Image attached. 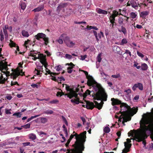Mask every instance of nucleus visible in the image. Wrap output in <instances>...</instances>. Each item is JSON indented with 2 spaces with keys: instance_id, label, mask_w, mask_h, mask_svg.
Here are the masks:
<instances>
[{
  "instance_id": "obj_5",
  "label": "nucleus",
  "mask_w": 153,
  "mask_h": 153,
  "mask_svg": "<svg viewBox=\"0 0 153 153\" xmlns=\"http://www.w3.org/2000/svg\"><path fill=\"white\" fill-rule=\"evenodd\" d=\"M36 39L38 40L42 38L45 41V44L47 45L49 43V39L46 37V35L43 33H39L35 36Z\"/></svg>"
},
{
  "instance_id": "obj_61",
  "label": "nucleus",
  "mask_w": 153,
  "mask_h": 153,
  "mask_svg": "<svg viewBox=\"0 0 153 153\" xmlns=\"http://www.w3.org/2000/svg\"><path fill=\"white\" fill-rule=\"evenodd\" d=\"M124 53L128 54L130 56H131V52L128 50H126L125 51Z\"/></svg>"
},
{
  "instance_id": "obj_23",
  "label": "nucleus",
  "mask_w": 153,
  "mask_h": 153,
  "mask_svg": "<svg viewBox=\"0 0 153 153\" xmlns=\"http://www.w3.org/2000/svg\"><path fill=\"white\" fill-rule=\"evenodd\" d=\"M44 8V5H42L39 6L37 8L34 9L33 11L35 12H39L41 10H42Z\"/></svg>"
},
{
  "instance_id": "obj_13",
  "label": "nucleus",
  "mask_w": 153,
  "mask_h": 153,
  "mask_svg": "<svg viewBox=\"0 0 153 153\" xmlns=\"http://www.w3.org/2000/svg\"><path fill=\"white\" fill-rule=\"evenodd\" d=\"M101 100V102L100 103H98L97 101H94V102L95 103V107L97 108L98 109H100L102 106L103 104H104V102L103 101H105L104 100Z\"/></svg>"
},
{
  "instance_id": "obj_41",
  "label": "nucleus",
  "mask_w": 153,
  "mask_h": 153,
  "mask_svg": "<svg viewBox=\"0 0 153 153\" xmlns=\"http://www.w3.org/2000/svg\"><path fill=\"white\" fill-rule=\"evenodd\" d=\"M40 56H43V54L39 53V54H38L37 56H35L33 57H34V58L33 59L34 61H36V59H40Z\"/></svg>"
},
{
  "instance_id": "obj_6",
  "label": "nucleus",
  "mask_w": 153,
  "mask_h": 153,
  "mask_svg": "<svg viewBox=\"0 0 153 153\" xmlns=\"http://www.w3.org/2000/svg\"><path fill=\"white\" fill-rule=\"evenodd\" d=\"M6 60V59H5L4 60L0 62V71H1V73L4 74L5 73V71H3V70H4L7 71L8 70L7 62L4 61Z\"/></svg>"
},
{
  "instance_id": "obj_7",
  "label": "nucleus",
  "mask_w": 153,
  "mask_h": 153,
  "mask_svg": "<svg viewBox=\"0 0 153 153\" xmlns=\"http://www.w3.org/2000/svg\"><path fill=\"white\" fill-rule=\"evenodd\" d=\"M85 147L84 145L74 147L71 149V151H75L76 153H82V151L84 150Z\"/></svg>"
},
{
  "instance_id": "obj_39",
  "label": "nucleus",
  "mask_w": 153,
  "mask_h": 153,
  "mask_svg": "<svg viewBox=\"0 0 153 153\" xmlns=\"http://www.w3.org/2000/svg\"><path fill=\"white\" fill-rule=\"evenodd\" d=\"M53 113V111L52 110H48L47 111H44L43 113L46 114H52Z\"/></svg>"
},
{
  "instance_id": "obj_36",
  "label": "nucleus",
  "mask_w": 153,
  "mask_h": 153,
  "mask_svg": "<svg viewBox=\"0 0 153 153\" xmlns=\"http://www.w3.org/2000/svg\"><path fill=\"white\" fill-rule=\"evenodd\" d=\"M109 19L111 23L115 22V17L113 15H111V16H110Z\"/></svg>"
},
{
  "instance_id": "obj_30",
  "label": "nucleus",
  "mask_w": 153,
  "mask_h": 153,
  "mask_svg": "<svg viewBox=\"0 0 153 153\" xmlns=\"http://www.w3.org/2000/svg\"><path fill=\"white\" fill-rule=\"evenodd\" d=\"M148 66L146 63L142 64L141 65V69L143 71H146L147 69Z\"/></svg>"
},
{
  "instance_id": "obj_64",
  "label": "nucleus",
  "mask_w": 153,
  "mask_h": 153,
  "mask_svg": "<svg viewBox=\"0 0 153 153\" xmlns=\"http://www.w3.org/2000/svg\"><path fill=\"white\" fill-rule=\"evenodd\" d=\"M124 92H126L127 94H129L131 93V90L129 89H128L127 90H125Z\"/></svg>"
},
{
  "instance_id": "obj_62",
  "label": "nucleus",
  "mask_w": 153,
  "mask_h": 153,
  "mask_svg": "<svg viewBox=\"0 0 153 153\" xmlns=\"http://www.w3.org/2000/svg\"><path fill=\"white\" fill-rule=\"evenodd\" d=\"M65 57L66 58L69 59H71L72 57V56L71 55H69L68 54H66L65 55Z\"/></svg>"
},
{
  "instance_id": "obj_27",
  "label": "nucleus",
  "mask_w": 153,
  "mask_h": 153,
  "mask_svg": "<svg viewBox=\"0 0 153 153\" xmlns=\"http://www.w3.org/2000/svg\"><path fill=\"white\" fill-rule=\"evenodd\" d=\"M22 34L23 36L25 37H27L29 36L28 32L25 30H22Z\"/></svg>"
},
{
  "instance_id": "obj_47",
  "label": "nucleus",
  "mask_w": 153,
  "mask_h": 153,
  "mask_svg": "<svg viewBox=\"0 0 153 153\" xmlns=\"http://www.w3.org/2000/svg\"><path fill=\"white\" fill-rule=\"evenodd\" d=\"M113 13L112 15H113L115 17L116 16H118L119 14L118 12L117 11H116L114 10L113 11ZM120 15H122L121 13H119Z\"/></svg>"
},
{
  "instance_id": "obj_1",
  "label": "nucleus",
  "mask_w": 153,
  "mask_h": 153,
  "mask_svg": "<svg viewBox=\"0 0 153 153\" xmlns=\"http://www.w3.org/2000/svg\"><path fill=\"white\" fill-rule=\"evenodd\" d=\"M81 71L84 72L88 79L87 85L89 86H92L96 92L94 93L89 90L86 91L83 95V97L85 98L88 95H92L94 100H102L104 101H107V95L101 86L96 82L93 77L88 75V72L85 71L81 70Z\"/></svg>"
},
{
  "instance_id": "obj_31",
  "label": "nucleus",
  "mask_w": 153,
  "mask_h": 153,
  "mask_svg": "<svg viewBox=\"0 0 153 153\" xmlns=\"http://www.w3.org/2000/svg\"><path fill=\"white\" fill-rule=\"evenodd\" d=\"M65 85H66V90L68 91H69L70 92H72V91H74L71 88H70V87L69 86H68V85H66V84H63L62 85H63V87H64V86Z\"/></svg>"
},
{
  "instance_id": "obj_42",
  "label": "nucleus",
  "mask_w": 153,
  "mask_h": 153,
  "mask_svg": "<svg viewBox=\"0 0 153 153\" xmlns=\"http://www.w3.org/2000/svg\"><path fill=\"white\" fill-rule=\"evenodd\" d=\"M104 131L106 133H108L110 131V129L108 126L105 127L103 129Z\"/></svg>"
},
{
  "instance_id": "obj_38",
  "label": "nucleus",
  "mask_w": 153,
  "mask_h": 153,
  "mask_svg": "<svg viewBox=\"0 0 153 153\" xmlns=\"http://www.w3.org/2000/svg\"><path fill=\"white\" fill-rule=\"evenodd\" d=\"M29 138L32 140H34L36 138V136L33 134H30L29 135Z\"/></svg>"
},
{
  "instance_id": "obj_20",
  "label": "nucleus",
  "mask_w": 153,
  "mask_h": 153,
  "mask_svg": "<svg viewBox=\"0 0 153 153\" xmlns=\"http://www.w3.org/2000/svg\"><path fill=\"white\" fill-rule=\"evenodd\" d=\"M71 101L72 103L74 104H78L79 102L80 103H83V102H80L78 98H75L74 99H71Z\"/></svg>"
},
{
  "instance_id": "obj_15",
  "label": "nucleus",
  "mask_w": 153,
  "mask_h": 153,
  "mask_svg": "<svg viewBox=\"0 0 153 153\" xmlns=\"http://www.w3.org/2000/svg\"><path fill=\"white\" fill-rule=\"evenodd\" d=\"M111 101L112 102L111 105H112L121 104L122 103L121 101L119 100L118 99H117L111 98Z\"/></svg>"
},
{
  "instance_id": "obj_35",
  "label": "nucleus",
  "mask_w": 153,
  "mask_h": 153,
  "mask_svg": "<svg viewBox=\"0 0 153 153\" xmlns=\"http://www.w3.org/2000/svg\"><path fill=\"white\" fill-rule=\"evenodd\" d=\"M75 44V43H74L72 41L69 42L68 43H66L67 45L70 48L72 47Z\"/></svg>"
},
{
  "instance_id": "obj_57",
  "label": "nucleus",
  "mask_w": 153,
  "mask_h": 153,
  "mask_svg": "<svg viewBox=\"0 0 153 153\" xmlns=\"http://www.w3.org/2000/svg\"><path fill=\"white\" fill-rule=\"evenodd\" d=\"M22 127H23L25 128H29L30 127V124L27 123L24 126H22Z\"/></svg>"
},
{
  "instance_id": "obj_2",
  "label": "nucleus",
  "mask_w": 153,
  "mask_h": 153,
  "mask_svg": "<svg viewBox=\"0 0 153 153\" xmlns=\"http://www.w3.org/2000/svg\"><path fill=\"white\" fill-rule=\"evenodd\" d=\"M153 113V108L152 109ZM141 131L136 133L135 139H137L138 142H141L146 139L147 136L146 134L147 131H153V115L149 120L144 119L140 122Z\"/></svg>"
},
{
  "instance_id": "obj_54",
  "label": "nucleus",
  "mask_w": 153,
  "mask_h": 153,
  "mask_svg": "<svg viewBox=\"0 0 153 153\" xmlns=\"http://www.w3.org/2000/svg\"><path fill=\"white\" fill-rule=\"evenodd\" d=\"M137 53L138 56L141 58H143L144 56L143 54L138 51H137Z\"/></svg>"
},
{
  "instance_id": "obj_19",
  "label": "nucleus",
  "mask_w": 153,
  "mask_h": 153,
  "mask_svg": "<svg viewBox=\"0 0 153 153\" xmlns=\"http://www.w3.org/2000/svg\"><path fill=\"white\" fill-rule=\"evenodd\" d=\"M39 52H38L37 51L35 50H32L30 51V52L29 53V56L32 57H34L35 56H36V55L38 54Z\"/></svg>"
},
{
  "instance_id": "obj_21",
  "label": "nucleus",
  "mask_w": 153,
  "mask_h": 153,
  "mask_svg": "<svg viewBox=\"0 0 153 153\" xmlns=\"http://www.w3.org/2000/svg\"><path fill=\"white\" fill-rule=\"evenodd\" d=\"M113 51L117 53H119L120 51V48L117 45H114L112 48Z\"/></svg>"
},
{
  "instance_id": "obj_45",
  "label": "nucleus",
  "mask_w": 153,
  "mask_h": 153,
  "mask_svg": "<svg viewBox=\"0 0 153 153\" xmlns=\"http://www.w3.org/2000/svg\"><path fill=\"white\" fill-rule=\"evenodd\" d=\"M13 116H16L17 117H21V114L20 112H18L17 113H15L13 114Z\"/></svg>"
},
{
  "instance_id": "obj_26",
  "label": "nucleus",
  "mask_w": 153,
  "mask_h": 153,
  "mask_svg": "<svg viewBox=\"0 0 153 153\" xmlns=\"http://www.w3.org/2000/svg\"><path fill=\"white\" fill-rule=\"evenodd\" d=\"M149 14V12L145 11L142 12L140 13V16L142 17H145L147 15Z\"/></svg>"
},
{
  "instance_id": "obj_44",
  "label": "nucleus",
  "mask_w": 153,
  "mask_h": 153,
  "mask_svg": "<svg viewBox=\"0 0 153 153\" xmlns=\"http://www.w3.org/2000/svg\"><path fill=\"white\" fill-rule=\"evenodd\" d=\"M10 43L9 44V45H10V47H15V46L16 45V43H15L13 42L11 39H10Z\"/></svg>"
},
{
  "instance_id": "obj_14",
  "label": "nucleus",
  "mask_w": 153,
  "mask_h": 153,
  "mask_svg": "<svg viewBox=\"0 0 153 153\" xmlns=\"http://www.w3.org/2000/svg\"><path fill=\"white\" fill-rule=\"evenodd\" d=\"M40 62L43 65H44L45 68L47 67L48 64L46 62V59L45 57H44V55L40 56Z\"/></svg>"
},
{
  "instance_id": "obj_29",
  "label": "nucleus",
  "mask_w": 153,
  "mask_h": 153,
  "mask_svg": "<svg viewBox=\"0 0 153 153\" xmlns=\"http://www.w3.org/2000/svg\"><path fill=\"white\" fill-rule=\"evenodd\" d=\"M118 31L120 32H122L124 34H126L127 33V31L126 28L123 25L121 27V29L120 30H119Z\"/></svg>"
},
{
  "instance_id": "obj_52",
  "label": "nucleus",
  "mask_w": 153,
  "mask_h": 153,
  "mask_svg": "<svg viewBox=\"0 0 153 153\" xmlns=\"http://www.w3.org/2000/svg\"><path fill=\"white\" fill-rule=\"evenodd\" d=\"M62 119L64 121V122L65 123V124L67 125H68V123L67 122V120L66 118L63 116H62Z\"/></svg>"
},
{
  "instance_id": "obj_48",
  "label": "nucleus",
  "mask_w": 153,
  "mask_h": 153,
  "mask_svg": "<svg viewBox=\"0 0 153 153\" xmlns=\"http://www.w3.org/2000/svg\"><path fill=\"white\" fill-rule=\"evenodd\" d=\"M111 77L114 78H121L120 75L119 74H117L116 75H112L111 76Z\"/></svg>"
},
{
  "instance_id": "obj_12",
  "label": "nucleus",
  "mask_w": 153,
  "mask_h": 153,
  "mask_svg": "<svg viewBox=\"0 0 153 153\" xmlns=\"http://www.w3.org/2000/svg\"><path fill=\"white\" fill-rule=\"evenodd\" d=\"M86 105L85 107L88 109H92L95 107V105L93 102L89 101H85Z\"/></svg>"
},
{
  "instance_id": "obj_53",
  "label": "nucleus",
  "mask_w": 153,
  "mask_h": 153,
  "mask_svg": "<svg viewBox=\"0 0 153 153\" xmlns=\"http://www.w3.org/2000/svg\"><path fill=\"white\" fill-rule=\"evenodd\" d=\"M63 95H64V93H63L62 91V92L58 91L56 94V96L57 97H59V96L61 97V96Z\"/></svg>"
},
{
  "instance_id": "obj_10",
  "label": "nucleus",
  "mask_w": 153,
  "mask_h": 153,
  "mask_svg": "<svg viewBox=\"0 0 153 153\" xmlns=\"http://www.w3.org/2000/svg\"><path fill=\"white\" fill-rule=\"evenodd\" d=\"M137 88H138L140 90H143V84L140 83H138L137 84H135L132 88V89L133 91H135Z\"/></svg>"
},
{
  "instance_id": "obj_59",
  "label": "nucleus",
  "mask_w": 153,
  "mask_h": 153,
  "mask_svg": "<svg viewBox=\"0 0 153 153\" xmlns=\"http://www.w3.org/2000/svg\"><path fill=\"white\" fill-rule=\"evenodd\" d=\"M97 61L99 62H100L101 61V56H100V54H99L97 56Z\"/></svg>"
},
{
  "instance_id": "obj_11",
  "label": "nucleus",
  "mask_w": 153,
  "mask_h": 153,
  "mask_svg": "<svg viewBox=\"0 0 153 153\" xmlns=\"http://www.w3.org/2000/svg\"><path fill=\"white\" fill-rule=\"evenodd\" d=\"M137 0H135V1L134 0H131L130 2L132 7L134 8L136 10L137 9L138 6L140 7H141V6L140 5L139 3L136 2V1Z\"/></svg>"
},
{
  "instance_id": "obj_22",
  "label": "nucleus",
  "mask_w": 153,
  "mask_h": 153,
  "mask_svg": "<svg viewBox=\"0 0 153 153\" xmlns=\"http://www.w3.org/2000/svg\"><path fill=\"white\" fill-rule=\"evenodd\" d=\"M20 75V73L18 71H16L15 73H12L11 74V76H13V79H15Z\"/></svg>"
},
{
  "instance_id": "obj_3",
  "label": "nucleus",
  "mask_w": 153,
  "mask_h": 153,
  "mask_svg": "<svg viewBox=\"0 0 153 153\" xmlns=\"http://www.w3.org/2000/svg\"><path fill=\"white\" fill-rule=\"evenodd\" d=\"M120 113L123 116H126L129 114L131 116L136 114L137 111V108L134 107L131 109L130 106L125 103H122L120 104Z\"/></svg>"
},
{
  "instance_id": "obj_55",
  "label": "nucleus",
  "mask_w": 153,
  "mask_h": 153,
  "mask_svg": "<svg viewBox=\"0 0 153 153\" xmlns=\"http://www.w3.org/2000/svg\"><path fill=\"white\" fill-rule=\"evenodd\" d=\"M58 102L59 100H53L49 102V103L51 104H56V103H58Z\"/></svg>"
},
{
  "instance_id": "obj_34",
  "label": "nucleus",
  "mask_w": 153,
  "mask_h": 153,
  "mask_svg": "<svg viewBox=\"0 0 153 153\" xmlns=\"http://www.w3.org/2000/svg\"><path fill=\"white\" fill-rule=\"evenodd\" d=\"M7 80V79H5L3 77V75L1 74V76L0 77V82L2 81L3 82V83H0V84H4L5 82Z\"/></svg>"
},
{
  "instance_id": "obj_17",
  "label": "nucleus",
  "mask_w": 153,
  "mask_h": 153,
  "mask_svg": "<svg viewBox=\"0 0 153 153\" xmlns=\"http://www.w3.org/2000/svg\"><path fill=\"white\" fill-rule=\"evenodd\" d=\"M69 4V3L68 2L61 3L57 7V10L60 11L62 8H64L67 7Z\"/></svg>"
},
{
  "instance_id": "obj_40",
  "label": "nucleus",
  "mask_w": 153,
  "mask_h": 153,
  "mask_svg": "<svg viewBox=\"0 0 153 153\" xmlns=\"http://www.w3.org/2000/svg\"><path fill=\"white\" fill-rule=\"evenodd\" d=\"M48 120L45 117H42L41 118V121L42 123H45L48 121Z\"/></svg>"
},
{
  "instance_id": "obj_4",
  "label": "nucleus",
  "mask_w": 153,
  "mask_h": 153,
  "mask_svg": "<svg viewBox=\"0 0 153 153\" xmlns=\"http://www.w3.org/2000/svg\"><path fill=\"white\" fill-rule=\"evenodd\" d=\"M86 131H85L79 134H78L76 133H75L74 134V136L75 137L76 140L75 141L74 144L72 145V146L74 147H75L84 145V143L86 137Z\"/></svg>"
},
{
  "instance_id": "obj_8",
  "label": "nucleus",
  "mask_w": 153,
  "mask_h": 153,
  "mask_svg": "<svg viewBox=\"0 0 153 153\" xmlns=\"http://www.w3.org/2000/svg\"><path fill=\"white\" fill-rule=\"evenodd\" d=\"M122 118L123 119L122 123H124V122H126L130 120L131 119V117L128 116V115L126 116H123L121 115L120 116L118 119L119 121H121V119Z\"/></svg>"
},
{
  "instance_id": "obj_58",
  "label": "nucleus",
  "mask_w": 153,
  "mask_h": 153,
  "mask_svg": "<svg viewBox=\"0 0 153 153\" xmlns=\"http://www.w3.org/2000/svg\"><path fill=\"white\" fill-rule=\"evenodd\" d=\"M80 57H81L80 59L82 60H84L87 57V55H85L84 56L81 55Z\"/></svg>"
},
{
  "instance_id": "obj_18",
  "label": "nucleus",
  "mask_w": 153,
  "mask_h": 153,
  "mask_svg": "<svg viewBox=\"0 0 153 153\" xmlns=\"http://www.w3.org/2000/svg\"><path fill=\"white\" fill-rule=\"evenodd\" d=\"M68 97L70 99H71L73 97L77 98L78 97V94L75 91H71L68 93Z\"/></svg>"
},
{
  "instance_id": "obj_56",
  "label": "nucleus",
  "mask_w": 153,
  "mask_h": 153,
  "mask_svg": "<svg viewBox=\"0 0 153 153\" xmlns=\"http://www.w3.org/2000/svg\"><path fill=\"white\" fill-rule=\"evenodd\" d=\"M58 79H59V83L60 84H61V81L62 80H63L64 81H65V79H64V78L63 77V76H61L60 77H58Z\"/></svg>"
},
{
  "instance_id": "obj_25",
  "label": "nucleus",
  "mask_w": 153,
  "mask_h": 153,
  "mask_svg": "<svg viewBox=\"0 0 153 153\" xmlns=\"http://www.w3.org/2000/svg\"><path fill=\"white\" fill-rule=\"evenodd\" d=\"M46 72H47L46 74H45L46 75H47V73L49 74H53V75H58L59 74V73H55L51 72L50 70H49L48 68H47V67L46 68Z\"/></svg>"
},
{
  "instance_id": "obj_9",
  "label": "nucleus",
  "mask_w": 153,
  "mask_h": 153,
  "mask_svg": "<svg viewBox=\"0 0 153 153\" xmlns=\"http://www.w3.org/2000/svg\"><path fill=\"white\" fill-rule=\"evenodd\" d=\"M125 148L122 150L123 153H127L130 151V148L131 147V144H127L126 142H124Z\"/></svg>"
},
{
  "instance_id": "obj_33",
  "label": "nucleus",
  "mask_w": 153,
  "mask_h": 153,
  "mask_svg": "<svg viewBox=\"0 0 153 153\" xmlns=\"http://www.w3.org/2000/svg\"><path fill=\"white\" fill-rule=\"evenodd\" d=\"M130 18L132 19H135L137 16V14L134 12H131L130 13Z\"/></svg>"
},
{
  "instance_id": "obj_63",
  "label": "nucleus",
  "mask_w": 153,
  "mask_h": 153,
  "mask_svg": "<svg viewBox=\"0 0 153 153\" xmlns=\"http://www.w3.org/2000/svg\"><path fill=\"white\" fill-rule=\"evenodd\" d=\"M34 73L37 75H39L40 74V71L38 70H37L36 69H35V70L34 71Z\"/></svg>"
},
{
  "instance_id": "obj_60",
  "label": "nucleus",
  "mask_w": 153,
  "mask_h": 153,
  "mask_svg": "<svg viewBox=\"0 0 153 153\" xmlns=\"http://www.w3.org/2000/svg\"><path fill=\"white\" fill-rule=\"evenodd\" d=\"M52 80L55 82H58L59 84V79H57L56 77L55 76H52Z\"/></svg>"
},
{
  "instance_id": "obj_32",
  "label": "nucleus",
  "mask_w": 153,
  "mask_h": 153,
  "mask_svg": "<svg viewBox=\"0 0 153 153\" xmlns=\"http://www.w3.org/2000/svg\"><path fill=\"white\" fill-rule=\"evenodd\" d=\"M141 131V130L140 131H137L136 132H132V131L131 130V132H128V135L129 136H130V135L132 136V135H133V134H134V140H136L137 141V140H138L137 139H135V134H136V133H137V132H138V131Z\"/></svg>"
},
{
  "instance_id": "obj_46",
  "label": "nucleus",
  "mask_w": 153,
  "mask_h": 153,
  "mask_svg": "<svg viewBox=\"0 0 153 153\" xmlns=\"http://www.w3.org/2000/svg\"><path fill=\"white\" fill-rule=\"evenodd\" d=\"M88 29L89 30H90L91 29H93L94 30H98V28L95 26H88Z\"/></svg>"
},
{
  "instance_id": "obj_28",
  "label": "nucleus",
  "mask_w": 153,
  "mask_h": 153,
  "mask_svg": "<svg viewBox=\"0 0 153 153\" xmlns=\"http://www.w3.org/2000/svg\"><path fill=\"white\" fill-rule=\"evenodd\" d=\"M124 20V18L122 17H120L118 19V22L120 25L123 26Z\"/></svg>"
},
{
  "instance_id": "obj_24",
  "label": "nucleus",
  "mask_w": 153,
  "mask_h": 153,
  "mask_svg": "<svg viewBox=\"0 0 153 153\" xmlns=\"http://www.w3.org/2000/svg\"><path fill=\"white\" fill-rule=\"evenodd\" d=\"M97 13L99 14H107L108 13L107 11L103 10L100 8H99L97 11Z\"/></svg>"
},
{
  "instance_id": "obj_51",
  "label": "nucleus",
  "mask_w": 153,
  "mask_h": 153,
  "mask_svg": "<svg viewBox=\"0 0 153 153\" xmlns=\"http://www.w3.org/2000/svg\"><path fill=\"white\" fill-rule=\"evenodd\" d=\"M97 36L98 38L99 37V39H101V38L102 36H104L103 33L102 31H100V33H98V34H97Z\"/></svg>"
},
{
  "instance_id": "obj_37",
  "label": "nucleus",
  "mask_w": 153,
  "mask_h": 153,
  "mask_svg": "<svg viewBox=\"0 0 153 153\" xmlns=\"http://www.w3.org/2000/svg\"><path fill=\"white\" fill-rule=\"evenodd\" d=\"M127 42L128 41L127 39L126 38H123L122 39L121 42L120 43V45H123L125 44H126Z\"/></svg>"
},
{
  "instance_id": "obj_43",
  "label": "nucleus",
  "mask_w": 153,
  "mask_h": 153,
  "mask_svg": "<svg viewBox=\"0 0 153 153\" xmlns=\"http://www.w3.org/2000/svg\"><path fill=\"white\" fill-rule=\"evenodd\" d=\"M93 32L94 33V35L95 36L96 39V41H97V42H98L99 41V40L98 38L97 33V31L95 30H93Z\"/></svg>"
},
{
  "instance_id": "obj_16",
  "label": "nucleus",
  "mask_w": 153,
  "mask_h": 153,
  "mask_svg": "<svg viewBox=\"0 0 153 153\" xmlns=\"http://www.w3.org/2000/svg\"><path fill=\"white\" fill-rule=\"evenodd\" d=\"M19 6L22 9V10H20V12L21 13H22L26 8L27 6L26 3L23 1H20L19 3Z\"/></svg>"
},
{
  "instance_id": "obj_49",
  "label": "nucleus",
  "mask_w": 153,
  "mask_h": 153,
  "mask_svg": "<svg viewBox=\"0 0 153 153\" xmlns=\"http://www.w3.org/2000/svg\"><path fill=\"white\" fill-rule=\"evenodd\" d=\"M73 67H69L67 68L68 72L69 74H71L72 71V69L73 68Z\"/></svg>"
},
{
  "instance_id": "obj_50",
  "label": "nucleus",
  "mask_w": 153,
  "mask_h": 153,
  "mask_svg": "<svg viewBox=\"0 0 153 153\" xmlns=\"http://www.w3.org/2000/svg\"><path fill=\"white\" fill-rule=\"evenodd\" d=\"M55 68L56 69V70L58 71H59L62 69V66L60 65L56 66Z\"/></svg>"
}]
</instances>
